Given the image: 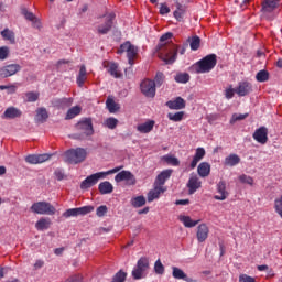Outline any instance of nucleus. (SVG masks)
Returning <instances> with one entry per match:
<instances>
[{"instance_id": "nucleus-1", "label": "nucleus", "mask_w": 282, "mask_h": 282, "mask_svg": "<svg viewBox=\"0 0 282 282\" xmlns=\"http://www.w3.org/2000/svg\"><path fill=\"white\" fill-rule=\"evenodd\" d=\"M171 39H173V33H164L160 37V43L156 46L159 58H161L165 65H173V63L177 61V45L169 43Z\"/></svg>"}, {"instance_id": "nucleus-2", "label": "nucleus", "mask_w": 282, "mask_h": 282, "mask_svg": "<svg viewBox=\"0 0 282 282\" xmlns=\"http://www.w3.org/2000/svg\"><path fill=\"white\" fill-rule=\"evenodd\" d=\"M217 66V55L209 54L203 57L200 61L196 62L192 69L195 74H208L215 69Z\"/></svg>"}, {"instance_id": "nucleus-3", "label": "nucleus", "mask_w": 282, "mask_h": 282, "mask_svg": "<svg viewBox=\"0 0 282 282\" xmlns=\"http://www.w3.org/2000/svg\"><path fill=\"white\" fill-rule=\"evenodd\" d=\"M124 169V166H117L112 170H109L107 172H98L95 174H91L89 176H87L82 183H80V188L82 191H87V188H91V186H96V184H98L99 180H105V177H107V175H113V173H118L120 171H122Z\"/></svg>"}, {"instance_id": "nucleus-4", "label": "nucleus", "mask_w": 282, "mask_h": 282, "mask_svg": "<svg viewBox=\"0 0 282 282\" xmlns=\"http://www.w3.org/2000/svg\"><path fill=\"white\" fill-rule=\"evenodd\" d=\"M75 129L77 132L72 135L73 140H87L89 135H94V123L90 118L77 122Z\"/></svg>"}, {"instance_id": "nucleus-5", "label": "nucleus", "mask_w": 282, "mask_h": 282, "mask_svg": "<svg viewBox=\"0 0 282 282\" xmlns=\"http://www.w3.org/2000/svg\"><path fill=\"white\" fill-rule=\"evenodd\" d=\"M64 158L68 164H80L87 158V150L85 148L70 149L64 153Z\"/></svg>"}, {"instance_id": "nucleus-6", "label": "nucleus", "mask_w": 282, "mask_h": 282, "mask_svg": "<svg viewBox=\"0 0 282 282\" xmlns=\"http://www.w3.org/2000/svg\"><path fill=\"white\" fill-rule=\"evenodd\" d=\"M149 268H150L149 258L141 257L138 260L137 265L133 268L131 273L134 281H140V279H147Z\"/></svg>"}, {"instance_id": "nucleus-7", "label": "nucleus", "mask_w": 282, "mask_h": 282, "mask_svg": "<svg viewBox=\"0 0 282 282\" xmlns=\"http://www.w3.org/2000/svg\"><path fill=\"white\" fill-rule=\"evenodd\" d=\"M127 53L128 63L131 67L135 65V58H138V46L131 44V42H126L120 45L117 54H124Z\"/></svg>"}, {"instance_id": "nucleus-8", "label": "nucleus", "mask_w": 282, "mask_h": 282, "mask_svg": "<svg viewBox=\"0 0 282 282\" xmlns=\"http://www.w3.org/2000/svg\"><path fill=\"white\" fill-rule=\"evenodd\" d=\"M32 213L35 215H56V207L47 202H37L31 206Z\"/></svg>"}, {"instance_id": "nucleus-9", "label": "nucleus", "mask_w": 282, "mask_h": 282, "mask_svg": "<svg viewBox=\"0 0 282 282\" xmlns=\"http://www.w3.org/2000/svg\"><path fill=\"white\" fill-rule=\"evenodd\" d=\"M93 210H94V206H91V205L77 207V208H70V209H67L65 213H63V217H65V219H69V217H78L80 215H89V213H93Z\"/></svg>"}, {"instance_id": "nucleus-10", "label": "nucleus", "mask_w": 282, "mask_h": 282, "mask_svg": "<svg viewBox=\"0 0 282 282\" xmlns=\"http://www.w3.org/2000/svg\"><path fill=\"white\" fill-rule=\"evenodd\" d=\"M140 90L145 98H155V82L151 79H144L140 84Z\"/></svg>"}, {"instance_id": "nucleus-11", "label": "nucleus", "mask_w": 282, "mask_h": 282, "mask_svg": "<svg viewBox=\"0 0 282 282\" xmlns=\"http://www.w3.org/2000/svg\"><path fill=\"white\" fill-rule=\"evenodd\" d=\"M21 72V65L19 64H9L0 67V78H10L15 76Z\"/></svg>"}, {"instance_id": "nucleus-12", "label": "nucleus", "mask_w": 282, "mask_h": 282, "mask_svg": "<svg viewBox=\"0 0 282 282\" xmlns=\"http://www.w3.org/2000/svg\"><path fill=\"white\" fill-rule=\"evenodd\" d=\"M113 19H116V13H109L106 17L105 23L97 28L98 34H109V32H111V28H113Z\"/></svg>"}, {"instance_id": "nucleus-13", "label": "nucleus", "mask_w": 282, "mask_h": 282, "mask_svg": "<svg viewBox=\"0 0 282 282\" xmlns=\"http://www.w3.org/2000/svg\"><path fill=\"white\" fill-rule=\"evenodd\" d=\"M115 182H127L129 186H135V176L130 171H121L115 176Z\"/></svg>"}, {"instance_id": "nucleus-14", "label": "nucleus", "mask_w": 282, "mask_h": 282, "mask_svg": "<svg viewBox=\"0 0 282 282\" xmlns=\"http://www.w3.org/2000/svg\"><path fill=\"white\" fill-rule=\"evenodd\" d=\"M52 159V154H29L25 156V162L28 164H43V162H47V160Z\"/></svg>"}, {"instance_id": "nucleus-15", "label": "nucleus", "mask_w": 282, "mask_h": 282, "mask_svg": "<svg viewBox=\"0 0 282 282\" xmlns=\"http://www.w3.org/2000/svg\"><path fill=\"white\" fill-rule=\"evenodd\" d=\"M253 140L258 142L259 144H268V128L265 126H262L252 134Z\"/></svg>"}, {"instance_id": "nucleus-16", "label": "nucleus", "mask_w": 282, "mask_h": 282, "mask_svg": "<svg viewBox=\"0 0 282 282\" xmlns=\"http://www.w3.org/2000/svg\"><path fill=\"white\" fill-rule=\"evenodd\" d=\"M261 6V12L268 14L281 6V0H262Z\"/></svg>"}, {"instance_id": "nucleus-17", "label": "nucleus", "mask_w": 282, "mask_h": 282, "mask_svg": "<svg viewBox=\"0 0 282 282\" xmlns=\"http://www.w3.org/2000/svg\"><path fill=\"white\" fill-rule=\"evenodd\" d=\"M217 193H219V195L214 196V199L217 202H225V199H228L229 193L226 191V181H219L217 184Z\"/></svg>"}, {"instance_id": "nucleus-18", "label": "nucleus", "mask_w": 282, "mask_h": 282, "mask_svg": "<svg viewBox=\"0 0 282 282\" xmlns=\"http://www.w3.org/2000/svg\"><path fill=\"white\" fill-rule=\"evenodd\" d=\"M235 91L240 97L248 96L249 94H252V84L248 82H240Z\"/></svg>"}, {"instance_id": "nucleus-19", "label": "nucleus", "mask_w": 282, "mask_h": 282, "mask_svg": "<svg viewBox=\"0 0 282 282\" xmlns=\"http://www.w3.org/2000/svg\"><path fill=\"white\" fill-rule=\"evenodd\" d=\"M166 107L169 109L180 110V109H186V100L182 97H176L174 100L166 101Z\"/></svg>"}, {"instance_id": "nucleus-20", "label": "nucleus", "mask_w": 282, "mask_h": 282, "mask_svg": "<svg viewBox=\"0 0 282 282\" xmlns=\"http://www.w3.org/2000/svg\"><path fill=\"white\" fill-rule=\"evenodd\" d=\"M208 232H210V230L208 229V225L200 224L197 227L196 237H197L198 243H204V241L208 239Z\"/></svg>"}, {"instance_id": "nucleus-21", "label": "nucleus", "mask_w": 282, "mask_h": 282, "mask_svg": "<svg viewBox=\"0 0 282 282\" xmlns=\"http://www.w3.org/2000/svg\"><path fill=\"white\" fill-rule=\"evenodd\" d=\"M187 188L189 189V195H193L197 189L202 188V181L197 175H192L187 183Z\"/></svg>"}, {"instance_id": "nucleus-22", "label": "nucleus", "mask_w": 282, "mask_h": 282, "mask_svg": "<svg viewBox=\"0 0 282 282\" xmlns=\"http://www.w3.org/2000/svg\"><path fill=\"white\" fill-rule=\"evenodd\" d=\"M22 14L26 19V21H31L33 24V28H36V30H41V20L34 15V13L28 11V9H22Z\"/></svg>"}, {"instance_id": "nucleus-23", "label": "nucleus", "mask_w": 282, "mask_h": 282, "mask_svg": "<svg viewBox=\"0 0 282 282\" xmlns=\"http://www.w3.org/2000/svg\"><path fill=\"white\" fill-rule=\"evenodd\" d=\"M206 155V150L204 148H197L195 155L189 164L191 169H195L202 160H204V156Z\"/></svg>"}, {"instance_id": "nucleus-24", "label": "nucleus", "mask_w": 282, "mask_h": 282, "mask_svg": "<svg viewBox=\"0 0 282 282\" xmlns=\"http://www.w3.org/2000/svg\"><path fill=\"white\" fill-rule=\"evenodd\" d=\"M162 193H164V187L154 183L153 189L148 193V202H154V199H160V195H162Z\"/></svg>"}, {"instance_id": "nucleus-25", "label": "nucleus", "mask_w": 282, "mask_h": 282, "mask_svg": "<svg viewBox=\"0 0 282 282\" xmlns=\"http://www.w3.org/2000/svg\"><path fill=\"white\" fill-rule=\"evenodd\" d=\"M0 35L2 36L3 41H8L10 45L17 44V35L14 34V31L7 28L0 32Z\"/></svg>"}, {"instance_id": "nucleus-26", "label": "nucleus", "mask_w": 282, "mask_h": 282, "mask_svg": "<svg viewBox=\"0 0 282 282\" xmlns=\"http://www.w3.org/2000/svg\"><path fill=\"white\" fill-rule=\"evenodd\" d=\"M21 110L15 107H9L2 115V118H7L8 120H14V118H21Z\"/></svg>"}, {"instance_id": "nucleus-27", "label": "nucleus", "mask_w": 282, "mask_h": 282, "mask_svg": "<svg viewBox=\"0 0 282 282\" xmlns=\"http://www.w3.org/2000/svg\"><path fill=\"white\" fill-rule=\"evenodd\" d=\"M173 173V170H164L162 171L158 176H156V180H155V183L156 186H162L163 184H166V180H169L171 177Z\"/></svg>"}, {"instance_id": "nucleus-28", "label": "nucleus", "mask_w": 282, "mask_h": 282, "mask_svg": "<svg viewBox=\"0 0 282 282\" xmlns=\"http://www.w3.org/2000/svg\"><path fill=\"white\" fill-rule=\"evenodd\" d=\"M153 127H155V121L149 120L144 123L137 126V131H139V133H151L153 131Z\"/></svg>"}, {"instance_id": "nucleus-29", "label": "nucleus", "mask_w": 282, "mask_h": 282, "mask_svg": "<svg viewBox=\"0 0 282 282\" xmlns=\"http://www.w3.org/2000/svg\"><path fill=\"white\" fill-rule=\"evenodd\" d=\"M197 173L200 177H208L210 175V163L202 162L197 167Z\"/></svg>"}, {"instance_id": "nucleus-30", "label": "nucleus", "mask_w": 282, "mask_h": 282, "mask_svg": "<svg viewBox=\"0 0 282 282\" xmlns=\"http://www.w3.org/2000/svg\"><path fill=\"white\" fill-rule=\"evenodd\" d=\"M178 221L185 226V228H195L199 220H192L191 216H178Z\"/></svg>"}, {"instance_id": "nucleus-31", "label": "nucleus", "mask_w": 282, "mask_h": 282, "mask_svg": "<svg viewBox=\"0 0 282 282\" xmlns=\"http://www.w3.org/2000/svg\"><path fill=\"white\" fill-rule=\"evenodd\" d=\"M47 118H50V115L47 113V109L39 108L36 110L35 122H40L41 124H43V122L47 121Z\"/></svg>"}, {"instance_id": "nucleus-32", "label": "nucleus", "mask_w": 282, "mask_h": 282, "mask_svg": "<svg viewBox=\"0 0 282 282\" xmlns=\"http://www.w3.org/2000/svg\"><path fill=\"white\" fill-rule=\"evenodd\" d=\"M98 188L101 195H109L110 193H113V185L109 181L101 182Z\"/></svg>"}, {"instance_id": "nucleus-33", "label": "nucleus", "mask_w": 282, "mask_h": 282, "mask_svg": "<svg viewBox=\"0 0 282 282\" xmlns=\"http://www.w3.org/2000/svg\"><path fill=\"white\" fill-rule=\"evenodd\" d=\"M85 80H87V67L82 65L76 79L78 87H83V85H85Z\"/></svg>"}, {"instance_id": "nucleus-34", "label": "nucleus", "mask_w": 282, "mask_h": 282, "mask_svg": "<svg viewBox=\"0 0 282 282\" xmlns=\"http://www.w3.org/2000/svg\"><path fill=\"white\" fill-rule=\"evenodd\" d=\"M239 162H241V158H239V155L230 154L225 158L224 164H225V166H237V164H239Z\"/></svg>"}, {"instance_id": "nucleus-35", "label": "nucleus", "mask_w": 282, "mask_h": 282, "mask_svg": "<svg viewBox=\"0 0 282 282\" xmlns=\"http://www.w3.org/2000/svg\"><path fill=\"white\" fill-rule=\"evenodd\" d=\"M186 13V8L182 3H176V10L174 11V19L176 21H184V14Z\"/></svg>"}, {"instance_id": "nucleus-36", "label": "nucleus", "mask_w": 282, "mask_h": 282, "mask_svg": "<svg viewBox=\"0 0 282 282\" xmlns=\"http://www.w3.org/2000/svg\"><path fill=\"white\" fill-rule=\"evenodd\" d=\"M50 226H52V220H50V218H41L35 224L36 230H47Z\"/></svg>"}, {"instance_id": "nucleus-37", "label": "nucleus", "mask_w": 282, "mask_h": 282, "mask_svg": "<svg viewBox=\"0 0 282 282\" xmlns=\"http://www.w3.org/2000/svg\"><path fill=\"white\" fill-rule=\"evenodd\" d=\"M82 108L80 106H74L70 109H68L65 120H73V118H76V116H80Z\"/></svg>"}, {"instance_id": "nucleus-38", "label": "nucleus", "mask_w": 282, "mask_h": 282, "mask_svg": "<svg viewBox=\"0 0 282 282\" xmlns=\"http://www.w3.org/2000/svg\"><path fill=\"white\" fill-rule=\"evenodd\" d=\"M133 208H142L147 204V198L144 196H137L130 200Z\"/></svg>"}, {"instance_id": "nucleus-39", "label": "nucleus", "mask_w": 282, "mask_h": 282, "mask_svg": "<svg viewBox=\"0 0 282 282\" xmlns=\"http://www.w3.org/2000/svg\"><path fill=\"white\" fill-rule=\"evenodd\" d=\"M256 80H258V83H265L270 80V73H268L265 69L258 72L256 75Z\"/></svg>"}, {"instance_id": "nucleus-40", "label": "nucleus", "mask_w": 282, "mask_h": 282, "mask_svg": "<svg viewBox=\"0 0 282 282\" xmlns=\"http://www.w3.org/2000/svg\"><path fill=\"white\" fill-rule=\"evenodd\" d=\"M108 73L110 76H113V78H121L122 74L118 72V64L110 63L108 66Z\"/></svg>"}, {"instance_id": "nucleus-41", "label": "nucleus", "mask_w": 282, "mask_h": 282, "mask_svg": "<svg viewBox=\"0 0 282 282\" xmlns=\"http://www.w3.org/2000/svg\"><path fill=\"white\" fill-rule=\"evenodd\" d=\"M106 107L110 113H116V111L120 109V107H118V104H116V101L111 98H108L106 100Z\"/></svg>"}, {"instance_id": "nucleus-42", "label": "nucleus", "mask_w": 282, "mask_h": 282, "mask_svg": "<svg viewBox=\"0 0 282 282\" xmlns=\"http://www.w3.org/2000/svg\"><path fill=\"white\" fill-rule=\"evenodd\" d=\"M169 120L172 122H182L184 120V111H178L176 113H167Z\"/></svg>"}, {"instance_id": "nucleus-43", "label": "nucleus", "mask_w": 282, "mask_h": 282, "mask_svg": "<svg viewBox=\"0 0 282 282\" xmlns=\"http://www.w3.org/2000/svg\"><path fill=\"white\" fill-rule=\"evenodd\" d=\"M202 44V39L199 36L195 35L192 37L189 42V47L193 52H197L199 50V45Z\"/></svg>"}, {"instance_id": "nucleus-44", "label": "nucleus", "mask_w": 282, "mask_h": 282, "mask_svg": "<svg viewBox=\"0 0 282 282\" xmlns=\"http://www.w3.org/2000/svg\"><path fill=\"white\" fill-rule=\"evenodd\" d=\"M174 80L176 83L186 84L191 80V75H188V73H180L175 76Z\"/></svg>"}, {"instance_id": "nucleus-45", "label": "nucleus", "mask_w": 282, "mask_h": 282, "mask_svg": "<svg viewBox=\"0 0 282 282\" xmlns=\"http://www.w3.org/2000/svg\"><path fill=\"white\" fill-rule=\"evenodd\" d=\"M127 281V272L119 270L112 278L111 282H126Z\"/></svg>"}, {"instance_id": "nucleus-46", "label": "nucleus", "mask_w": 282, "mask_h": 282, "mask_svg": "<svg viewBox=\"0 0 282 282\" xmlns=\"http://www.w3.org/2000/svg\"><path fill=\"white\" fill-rule=\"evenodd\" d=\"M172 276L174 278V279H181V280H184V279H186V273H184L183 271H182V269H180V268H177V267H173L172 268Z\"/></svg>"}, {"instance_id": "nucleus-47", "label": "nucleus", "mask_w": 282, "mask_h": 282, "mask_svg": "<svg viewBox=\"0 0 282 282\" xmlns=\"http://www.w3.org/2000/svg\"><path fill=\"white\" fill-rule=\"evenodd\" d=\"M163 160L171 166H180V160L173 155H165Z\"/></svg>"}, {"instance_id": "nucleus-48", "label": "nucleus", "mask_w": 282, "mask_h": 282, "mask_svg": "<svg viewBox=\"0 0 282 282\" xmlns=\"http://www.w3.org/2000/svg\"><path fill=\"white\" fill-rule=\"evenodd\" d=\"M10 56V47L1 46L0 47V61H7Z\"/></svg>"}, {"instance_id": "nucleus-49", "label": "nucleus", "mask_w": 282, "mask_h": 282, "mask_svg": "<svg viewBox=\"0 0 282 282\" xmlns=\"http://www.w3.org/2000/svg\"><path fill=\"white\" fill-rule=\"evenodd\" d=\"M239 181L241 182V184H249V186H252V184H254V178L246 174L240 175Z\"/></svg>"}, {"instance_id": "nucleus-50", "label": "nucleus", "mask_w": 282, "mask_h": 282, "mask_svg": "<svg viewBox=\"0 0 282 282\" xmlns=\"http://www.w3.org/2000/svg\"><path fill=\"white\" fill-rule=\"evenodd\" d=\"M105 124L108 129H116L118 127V119L110 117L105 120Z\"/></svg>"}, {"instance_id": "nucleus-51", "label": "nucleus", "mask_w": 282, "mask_h": 282, "mask_svg": "<svg viewBox=\"0 0 282 282\" xmlns=\"http://www.w3.org/2000/svg\"><path fill=\"white\" fill-rule=\"evenodd\" d=\"M154 272L155 274H164V264H162L160 259L154 263Z\"/></svg>"}, {"instance_id": "nucleus-52", "label": "nucleus", "mask_w": 282, "mask_h": 282, "mask_svg": "<svg viewBox=\"0 0 282 282\" xmlns=\"http://www.w3.org/2000/svg\"><path fill=\"white\" fill-rule=\"evenodd\" d=\"M153 83L155 86L161 87L164 84V73H156Z\"/></svg>"}, {"instance_id": "nucleus-53", "label": "nucleus", "mask_w": 282, "mask_h": 282, "mask_svg": "<svg viewBox=\"0 0 282 282\" xmlns=\"http://www.w3.org/2000/svg\"><path fill=\"white\" fill-rule=\"evenodd\" d=\"M28 102H36L39 100V93L29 91L25 94Z\"/></svg>"}, {"instance_id": "nucleus-54", "label": "nucleus", "mask_w": 282, "mask_h": 282, "mask_svg": "<svg viewBox=\"0 0 282 282\" xmlns=\"http://www.w3.org/2000/svg\"><path fill=\"white\" fill-rule=\"evenodd\" d=\"M250 116L248 112L247 113H240V115H232V118L230 120V123L232 124L234 122H239V120H246Z\"/></svg>"}, {"instance_id": "nucleus-55", "label": "nucleus", "mask_w": 282, "mask_h": 282, "mask_svg": "<svg viewBox=\"0 0 282 282\" xmlns=\"http://www.w3.org/2000/svg\"><path fill=\"white\" fill-rule=\"evenodd\" d=\"M107 210H108L107 205L99 206L96 210L97 217H105L107 215Z\"/></svg>"}, {"instance_id": "nucleus-56", "label": "nucleus", "mask_w": 282, "mask_h": 282, "mask_svg": "<svg viewBox=\"0 0 282 282\" xmlns=\"http://www.w3.org/2000/svg\"><path fill=\"white\" fill-rule=\"evenodd\" d=\"M239 282H257V280H254V278H252L248 274H240Z\"/></svg>"}, {"instance_id": "nucleus-57", "label": "nucleus", "mask_w": 282, "mask_h": 282, "mask_svg": "<svg viewBox=\"0 0 282 282\" xmlns=\"http://www.w3.org/2000/svg\"><path fill=\"white\" fill-rule=\"evenodd\" d=\"M235 94H236V91H235V89L232 87L227 88L225 90V97L227 98V100L232 99L235 97Z\"/></svg>"}, {"instance_id": "nucleus-58", "label": "nucleus", "mask_w": 282, "mask_h": 282, "mask_svg": "<svg viewBox=\"0 0 282 282\" xmlns=\"http://www.w3.org/2000/svg\"><path fill=\"white\" fill-rule=\"evenodd\" d=\"M169 12H171V9L169 8V6H166V3H162L160 7V14L164 17L165 14H169Z\"/></svg>"}, {"instance_id": "nucleus-59", "label": "nucleus", "mask_w": 282, "mask_h": 282, "mask_svg": "<svg viewBox=\"0 0 282 282\" xmlns=\"http://www.w3.org/2000/svg\"><path fill=\"white\" fill-rule=\"evenodd\" d=\"M43 265H45V262L43 260H36L33 268H34V270H41V268H43Z\"/></svg>"}, {"instance_id": "nucleus-60", "label": "nucleus", "mask_w": 282, "mask_h": 282, "mask_svg": "<svg viewBox=\"0 0 282 282\" xmlns=\"http://www.w3.org/2000/svg\"><path fill=\"white\" fill-rule=\"evenodd\" d=\"M176 206H188L191 204L189 199H178L175 202Z\"/></svg>"}, {"instance_id": "nucleus-61", "label": "nucleus", "mask_w": 282, "mask_h": 282, "mask_svg": "<svg viewBox=\"0 0 282 282\" xmlns=\"http://www.w3.org/2000/svg\"><path fill=\"white\" fill-rule=\"evenodd\" d=\"M188 48V43L184 44L181 50L180 47L177 46V52L181 54V55H184L186 54V50Z\"/></svg>"}, {"instance_id": "nucleus-62", "label": "nucleus", "mask_w": 282, "mask_h": 282, "mask_svg": "<svg viewBox=\"0 0 282 282\" xmlns=\"http://www.w3.org/2000/svg\"><path fill=\"white\" fill-rule=\"evenodd\" d=\"M7 94H17V86L9 85V88L7 89Z\"/></svg>"}, {"instance_id": "nucleus-63", "label": "nucleus", "mask_w": 282, "mask_h": 282, "mask_svg": "<svg viewBox=\"0 0 282 282\" xmlns=\"http://www.w3.org/2000/svg\"><path fill=\"white\" fill-rule=\"evenodd\" d=\"M250 3H252V0H243V1L241 2V4H240V8H241L242 10H246V8H248V6H249Z\"/></svg>"}, {"instance_id": "nucleus-64", "label": "nucleus", "mask_w": 282, "mask_h": 282, "mask_svg": "<svg viewBox=\"0 0 282 282\" xmlns=\"http://www.w3.org/2000/svg\"><path fill=\"white\" fill-rule=\"evenodd\" d=\"M55 176L58 180V182H61L65 177V174H63V172L61 171H55Z\"/></svg>"}]
</instances>
